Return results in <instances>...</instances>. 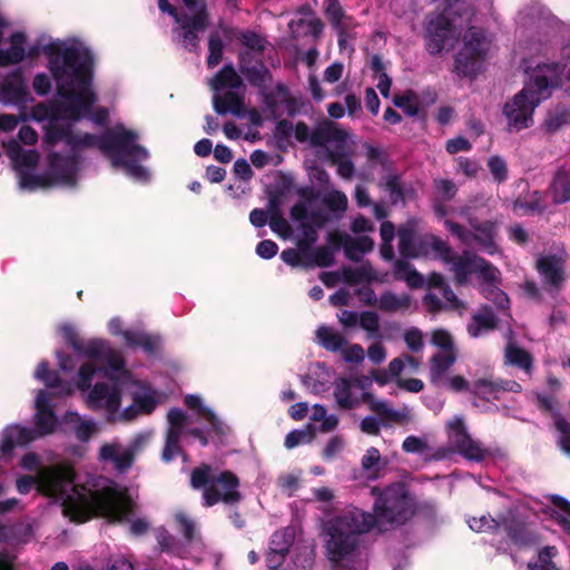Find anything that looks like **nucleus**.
<instances>
[{
  "mask_svg": "<svg viewBox=\"0 0 570 570\" xmlns=\"http://www.w3.org/2000/svg\"><path fill=\"white\" fill-rule=\"evenodd\" d=\"M414 513V501L402 483L387 487L374 503V513L348 507L323 522L320 537L327 559L344 569L362 567L361 535L381 522L402 524Z\"/></svg>",
  "mask_w": 570,
  "mask_h": 570,
  "instance_id": "1",
  "label": "nucleus"
},
{
  "mask_svg": "<svg viewBox=\"0 0 570 570\" xmlns=\"http://www.w3.org/2000/svg\"><path fill=\"white\" fill-rule=\"evenodd\" d=\"M48 68L57 82L61 101L39 102L33 106L29 118L36 121L70 120L78 122L86 117L97 101L91 89L94 56L85 47L66 46L62 42L45 45Z\"/></svg>",
  "mask_w": 570,
  "mask_h": 570,
  "instance_id": "2",
  "label": "nucleus"
},
{
  "mask_svg": "<svg viewBox=\"0 0 570 570\" xmlns=\"http://www.w3.org/2000/svg\"><path fill=\"white\" fill-rule=\"evenodd\" d=\"M78 360L60 358L59 371H49L48 363L41 362L35 377L60 394H70L75 389L87 391L86 403L91 410L102 411L110 421L121 420L127 383L124 358H89L77 364Z\"/></svg>",
  "mask_w": 570,
  "mask_h": 570,
  "instance_id": "3",
  "label": "nucleus"
},
{
  "mask_svg": "<svg viewBox=\"0 0 570 570\" xmlns=\"http://www.w3.org/2000/svg\"><path fill=\"white\" fill-rule=\"evenodd\" d=\"M16 485L20 494H27L37 487L39 492L60 502L63 514L77 523L85 522L95 509L116 515L114 504L120 498L114 483L102 476L94 479L89 487L76 484L73 470L67 464L42 468L35 476L22 475Z\"/></svg>",
  "mask_w": 570,
  "mask_h": 570,
  "instance_id": "4",
  "label": "nucleus"
},
{
  "mask_svg": "<svg viewBox=\"0 0 570 570\" xmlns=\"http://www.w3.org/2000/svg\"><path fill=\"white\" fill-rule=\"evenodd\" d=\"M567 61L538 63L534 68H527L529 80L524 87L507 101L503 115L508 121L509 131H520L533 125V114L542 100L551 97L552 90L562 85V76L569 82L570 89V47L564 48Z\"/></svg>",
  "mask_w": 570,
  "mask_h": 570,
  "instance_id": "5",
  "label": "nucleus"
},
{
  "mask_svg": "<svg viewBox=\"0 0 570 570\" xmlns=\"http://www.w3.org/2000/svg\"><path fill=\"white\" fill-rule=\"evenodd\" d=\"M184 404L197 417V421L208 424L205 435L199 428H191V416H188L179 409H171L168 412V431L161 458L165 462L171 461L180 454V439L183 436H194L200 441L202 445L208 443V438L218 440L228 432V426L223 422L216 413L205 404L198 394H187L184 397Z\"/></svg>",
  "mask_w": 570,
  "mask_h": 570,
  "instance_id": "6",
  "label": "nucleus"
},
{
  "mask_svg": "<svg viewBox=\"0 0 570 570\" xmlns=\"http://www.w3.org/2000/svg\"><path fill=\"white\" fill-rule=\"evenodd\" d=\"M404 367L402 358H393L389 365V371H373L372 376H351L336 381L334 387V397L341 409H354L361 402L370 399L368 390L373 381L383 386L396 379Z\"/></svg>",
  "mask_w": 570,
  "mask_h": 570,
  "instance_id": "7",
  "label": "nucleus"
},
{
  "mask_svg": "<svg viewBox=\"0 0 570 570\" xmlns=\"http://www.w3.org/2000/svg\"><path fill=\"white\" fill-rule=\"evenodd\" d=\"M191 487L203 489L204 504L212 507L218 502L235 503L240 499L239 481L229 471H218L210 465H203L191 473Z\"/></svg>",
  "mask_w": 570,
  "mask_h": 570,
  "instance_id": "8",
  "label": "nucleus"
},
{
  "mask_svg": "<svg viewBox=\"0 0 570 570\" xmlns=\"http://www.w3.org/2000/svg\"><path fill=\"white\" fill-rule=\"evenodd\" d=\"M489 46L481 28L469 27L462 37V47L454 56L453 71L461 78H475L485 61Z\"/></svg>",
  "mask_w": 570,
  "mask_h": 570,
  "instance_id": "9",
  "label": "nucleus"
},
{
  "mask_svg": "<svg viewBox=\"0 0 570 570\" xmlns=\"http://www.w3.org/2000/svg\"><path fill=\"white\" fill-rule=\"evenodd\" d=\"M126 392L131 397V404L121 410V420L130 421L140 415H148L167 401V394L164 391L134 377L128 368H126Z\"/></svg>",
  "mask_w": 570,
  "mask_h": 570,
  "instance_id": "10",
  "label": "nucleus"
},
{
  "mask_svg": "<svg viewBox=\"0 0 570 570\" xmlns=\"http://www.w3.org/2000/svg\"><path fill=\"white\" fill-rule=\"evenodd\" d=\"M137 139V132L119 125L106 130L100 136L96 135L94 147H98L109 157L112 166L114 159L117 157L147 159L149 154L145 147L136 142Z\"/></svg>",
  "mask_w": 570,
  "mask_h": 570,
  "instance_id": "11",
  "label": "nucleus"
},
{
  "mask_svg": "<svg viewBox=\"0 0 570 570\" xmlns=\"http://www.w3.org/2000/svg\"><path fill=\"white\" fill-rule=\"evenodd\" d=\"M184 6L193 12L177 22L181 30V38L185 48L189 51H197L199 48L198 32L205 31L209 26V12L206 0H181Z\"/></svg>",
  "mask_w": 570,
  "mask_h": 570,
  "instance_id": "12",
  "label": "nucleus"
},
{
  "mask_svg": "<svg viewBox=\"0 0 570 570\" xmlns=\"http://www.w3.org/2000/svg\"><path fill=\"white\" fill-rule=\"evenodd\" d=\"M57 331L78 356H121L107 338L94 337L85 341L71 323L60 324Z\"/></svg>",
  "mask_w": 570,
  "mask_h": 570,
  "instance_id": "13",
  "label": "nucleus"
},
{
  "mask_svg": "<svg viewBox=\"0 0 570 570\" xmlns=\"http://www.w3.org/2000/svg\"><path fill=\"white\" fill-rule=\"evenodd\" d=\"M535 271L541 277L542 289L556 297L567 281L566 259L558 254H542L535 261Z\"/></svg>",
  "mask_w": 570,
  "mask_h": 570,
  "instance_id": "14",
  "label": "nucleus"
},
{
  "mask_svg": "<svg viewBox=\"0 0 570 570\" xmlns=\"http://www.w3.org/2000/svg\"><path fill=\"white\" fill-rule=\"evenodd\" d=\"M449 441L456 451L468 460L481 461L488 455V450L469 435L461 416H454L446 423Z\"/></svg>",
  "mask_w": 570,
  "mask_h": 570,
  "instance_id": "15",
  "label": "nucleus"
},
{
  "mask_svg": "<svg viewBox=\"0 0 570 570\" xmlns=\"http://www.w3.org/2000/svg\"><path fill=\"white\" fill-rule=\"evenodd\" d=\"M293 130L297 141L306 142L308 140L315 147H323L327 142L344 144L348 136L346 130L330 120L320 124L312 132L304 121H298Z\"/></svg>",
  "mask_w": 570,
  "mask_h": 570,
  "instance_id": "16",
  "label": "nucleus"
},
{
  "mask_svg": "<svg viewBox=\"0 0 570 570\" xmlns=\"http://www.w3.org/2000/svg\"><path fill=\"white\" fill-rule=\"evenodd\" d=\"M110 481L114 483V485L119 491V497H120L119 500H117L114 504L117 510L116 515H107L106 513L100 511V509H95L89 512V515L85 520V522L87 520H89L92 515L97 514V515H101V517H104L110 521H115V522L130 521L131 532L135 534L142 533L147 529L148 523L142 519H137V520H132V521L130 520V517L134 514V509H135L134 493L130 492L128 489L114 482L112 480H110Z\"/></svg>",
  "mask_w": 570,
  "mask_h": 570,
  "instance_id": "17",
  "label": "nucleus"
},
{
  "mask_svg": "<svg viewBox=\"0 0 570 570\" xmlns=\"http://www.w3.org/2000/svg\"><path fill=\"white\" fill-rule=\"evenodd\" d=\"M43 142L48 147L56 146L59 141H63L71 150L82 147H94L96 140L95 134L78 135L73 132L72 125H61L58 120H52L45 126Z\"/></svg>",
  "mask_w": 570,
  "mask_h": 570,
  "instance_id": "18",
  "label": "nucleus"
},
{
  "mask_svg": "<svg viewBox=\"0 0 570 570\" xmlns=\"http://www.w3.org/2000/svg\"><path fill=\"white\" fill-rule=\"evenodd\" d=\"M80 156L76 150L69 155L53 151L48 155V173L53 185L75 186L79 170Z\"/></svg>",
  "mask_w": 570,
  "mask_h": 570,
  "instance_id": "19",
  "label": "nucleus"
},
{
  "mask_svg": "<svg viewBox=\"0 0 570 570\" xmlns=\"http://www.w3.org/2000/svg\"><path fill=\"white\" fill-rule=\"evenodd\" d=\"M165 340L159 332L149 331L141 324L131 325L126 332L125 345L134 351H142L148 356L164 352Z\"/></svg>",
  "mask_w": 570,
  "mask_h": 570,
  "instance_id": "20",
  "label": "nucleus"
},
{
  "mask_svg": "<svg viewBox=\"0 0 570 570\" xmlns=\"http://www.w3.org/2000/svg\"><path fill=\"white\" fill-rule=\"evenodd\" d=\"M456 26L454 21H450L439 13L431 19L426 27L425 46L431 55L440 53L448 41L452 40L455 36Z\"/></svg>",
  "mask_w": 570,
  "mask_h": 570,
  "instance_id": "21",
  "label": "nucleus"
},
{
  "mask_svg": "<svg viewBox=\"0 0 570 570\" xmlns=\"http://www.w3.org/2000/svg\"><path fill=\"white\" fill-rule=\"evenodd\" d=\"M35 431L38 438L52 433L58 424L57 417L52 411L56 403L52 400V393L47 390L38 392L36 400Z\"/></svg>",
  "mask_w": 570,
  "mask_h": 570,
  "instance_id": "22",
  "label": "nucleus"
},
{
  "mask_svg": "<svg viewBox=\"0 0 570 570\" xmlns=\"http://www.w3.org/2000/svg\"><path fill=\"white\" fill-rule=\"evenodd\" d=\"M38 439L32 428L20 424H10L0 433V454L11 456L16 446H26Z\"/></svg>",
  "mask_w": 570,
  "mask_h": 570,
  "instance_id": "23",
  "label": "nucleus"
},
{
  "mask_svg": "<svg viewBox=\"0 0 570 570\" xmlns=\"http://www.w3.org/2000/svg\"><path fill=\"white\" fill-rule=\"evenodd\" d=\"M468 524L470 529L475 532H502L515 542H524L522 535L514 529L512 520L508 517L494 519L490 515L482 514L480 518L468 520Z\"/></svg>",
  "mask_w": 570,
  "mask_h": 570,
  "instance_id": "24",
  "label": "nucleus"
},
{
  "mask_svg": "<svg viewBox=\"0 0 570 570\" xmlns=\"http://www.w3.org/2000/svg\"><path fill=\"white\" fill-rule=\"evenodd\" d=\"M2 92L7 96L8 100L13 104H26L32 100L21 68L14 69L4 78Z\"/></svg>",
  "mask_w": 570,
  "mask_h": 570,
  "instance_id": "25",
  "label": "nucleus"
},
{
  "mask_svg": "<svg viewBox=\"0 0 570 570\" xmlns=\"http://www.w3.org/2000/svg\"><path fill=\"white\" fill-rule=\"evenodd\" d=\"M99 458L105 462H110L118 471L127 470L134 462L130 450L118 442L104 444L100 448Z\"/></svg>",
  "mask_w": 570,
  "mask_h": 570,
  "instance_id": "26",
  "label": "nucleus"
},
{
  "mask_svg": "<svg viewBox=\"0 0 570 570\" xmlns=\"http://www.w3.org/2000/svg\"><path fill=\"white\" fill-rule=\"evenodd\" d=\"M498 325L499 317L495 315L493 308L488 304H483L468 324V333L472 337H478L482 332L494 331L498 328Z\"/></svg>",
  "mask_w": 570,
  "mask_h": 570,
  "instance_id": "27",
  "label": "nucleus"
},
{
  "mask_svg": "<svg viewBox=\"0 0 570 570\" xmlns=\"http://www.w3.org/2000/svg\"><path fill=\"white\" fill-rule=\"evenodd\" d=\"M10 47L7 50L0 49V67L18 65L26 58V35L20 31L13 32L10 38Z\"/></svg>",
  "mask_w": 570,
  "mask_h": 570,
  "instance_id": "28",
  "label": "nucleus"
},
{
  "mask_svg": "<svg viewBox=\"0 0 570 570\" xmlns=\"http://www.w3.org/2000/svg\"><path fill=\"white\" fill-rule=\"evenodd\" d=\"M415 233L416 222L414 219H409L397 229L399 250L404 258H417V252H415Z\"/></svg>",
  "mask_w": 570,
  "mask_h": 570,
  "instance_id": "29",
  "label": "nucleus"
},
{
  "mask_svg": "<svg viewBox=\"0 0 570 570\" xmlns=\"http://www.w3.org/2000/svg\"><path fill=\"white\" fill-rule=\"evenodd\" d=\"M497 234V223L492 220H483L482 226H479L476 232H473L474 243H476L479 247L488 254L493 255L499 249L495 243Z\"/></svg>",
  "mask_w": 570,
  "mask_h": 570,
  "instance_id": "30",
  "label": "nucleus"
},
{
  "mask_svg": "<svg viewBox=\"0 0 570 570\" xmlns=\"http://www.w3.org/2000/svg\"><path fill=\"white\" fill-rule=\"evenodd\" d=\"M456 358H431L430 363V380L431 382L443 387L450 377L454 375V363Z\"/></svg>",
  "mask_w": 570,
  "mask_h": 570,
  "instance_id": "31",
  "label": "nucleus"
},
{
  "mask_svg": "<svg viewBox=\"0 0 570 570\" xmlns=\"http://www.w3.org/2000/svg\"><path fill=\"white\" fill-rule=\"evenodd\" d=\"M336 146L333 150H327V158L333 165H337V174L344 179H351L355 173V166L348 158L345 150V144L335 142Z\"/></svg>",
  "mask_w": 570,
  "mask_h": 570,
  "instance_id": "32",
  "label": "nucleus"
},
{
  "mask_svg": "<svg viewBox=\"0 0 570 570\" xmlns=\"http://www.w3.org/2000/svg\"><path fill=\"white\" fill-rule=\"evenodd\" d=\"M550 191L554 204H564L570 200V175L564 167H559L554 173Z\"/></svg>",
  "mask_w": 570,
  "mask_h": 570,
  "instance_id": "33",
  "label": "nucleus"
},
{
  "mask_svg": "<svg viewBox=\"0 0 570 570\" xmlns=\"http://www.w3.org/2000/svg\"><path fill=\"white\" fill-rule=\"evenodd\" d=\"M65 422L80 441H88L97 432V423L91 419H83L76 412H68Z\"/></svg>",
  "mask_w": 570,
  "mask_h": 570,
  "instance_id": "34",
  "label": "nucleus"
},
{
  "mask_svg": "<svg viewBox=\"0 0 570 570\" xmlns=\"http://www.w3.org/2000/svg\"><path fill=\"white\" fill-rule=\"evenodd\" d=\"M481 294L495 306L499 313L508 318H512L510 298L505 292L498 287V285H483Z\"/></svg>",
  "mask_w": 570,
  "mask_h": 570,
  "instance_id": "35",
  "label": "nucleus"
},
{
  "mask_svg": "<svg viewBox=\"0 0 570 570\" xmlns=\"http://www.w3.org/2000/svg\"><path fill=\"white\" fill-rule=\"evenodd\" d=\"M213 102L215 111L219 115L230 111L239 116L244 109L243 98L234 90H228L223 96H215Z\"/></svg>",
  "mask_w": 570,
  "mask_h": 570,
  "instance_id": "36",
  "label": "nucleus"
},
{
  "mask_svg": "<svg viewBox=\"0 0 570 570\" xmlns=\"http://www.w3.org/2000/svg\"><path fill=\"white\" fill-rule=\"evenodd\" d=\"M242 86L243 79L230 63L225 65L212 79V88L216 91L225 88L238 89Z\"/></svg>",
  "mask_w": 570,
  "mask_h": 570,
  "instance_id": "37",
  "label": "nucleus"
},
{
  "mask_svg": "<svg viewBox=\"0 0 570 570\" xmlns=\"http://www.w3.org/2000/svg\"><path fill=\"white\" fill-rule=\"evenodd\" d=\"M343 248L346 258L352 262H360L363 254L372 250L373 240L368 236H361L356 239L345 236Z\"/></svg>",
  "mask_w": 570,
  "mask_h": 570,
  "instance_id": "38",
  "label": "nucleus"
},
{
  "mask_svg": "<svg viewBox=\"0 0 570 570\" xmlns=\"http://www.w3.org/2000/svg\"><path fill=\"white\" fill-rule=\"evenodd\" d=\"M476 255H469L464 253L463 256H459L456 253L449 264L452 265V271L455 274V279L459 284H464L470 274L474 273L476 266Z\"/></svg>",
  "mask_w": 570,
  "mask_h": 570,
  "instance_id": "39",
  "label": "nucleus"
},
{
  "mask_svg": "<svg viewBox=\"0 0 570 570\" xmlns=\"http://www.w3.org/2000/svg\"><path fill=\"white\" fill-rule=\"evenodd\" d=\"M342 277L343 281L348 285H357L363 282L371 283L376 281V274L368 262L356 268L350 266L343 267Z\"/></svg>",
  "mask_w": 570,
  "mask_h": 570,
  "instance_id": "40",
  "label": "nucleus"
},
{
  "mask_svg": "<svg viewBox=\"0 0 570 570\" xmlns=\"http://www.w3.org/2000/svg\"><path fill=\"white\" fill-rule=\"evenodd\" d=\"M442 16L450 21H454L456 26V21L460 20H469L473 14L472 6L465 0H445L444 8L441 12Z\"/></svg>",
  "mask_w": 570,
  "mask_h": 570,
  "instance_id": "41",
  "label": "nucleus"
},
{
  "mask_svg": "<svg viewBox=\"0 0 570 570\" xmlns=\"http://www.w3.org/2000/svg\"><path fill=\"white\" fill-rule=\"evenodd\" d=\"M324 13L333 28L356 24L352 16H347L338 0H324Z\"/></svg>",
  "mask_w": 570,
  "mask_h": 570,
  "instance_id": "42",
  "label": "nucleus"
},
{
  "mask_svg": "<svg viewBox=\"0 0 570 570\" xmlns=\"http://www.w3.org/2000/svg\"><path fill=\"white\" fill-rule=\"evenodd\" d=\"M252 87L265 90L272 81V72L262 60H257L250 69L243 73Z\"/></svg>",
  "mask_w": 570,
  "mask_h": 570,
  "instance_id": "43",
  "label": "nucleus"
},
{
  "mask_svg": "<svg viewBox=\"0 0 570 570\" xmlns=\"http://www.w3.org/2000/svg\"><path fill=\"white\" fill-rule=\"evenodd\" d=\"M309 420L313 423H320L316 428L313 425L316 431L327 433L336 429L338 424V417L335 414H328L326 409L321 404H315L309 414Z\"/></svg>",
  "mask_w": 570,
  "mask_h": 570,
  "instance_id": "44",
  "label": "nucleus"
},
{
  "mask_svg": "<svg viewBox=\"0 0 570 570\" xmlns=\"http://www.w3.org/2000/svg\"><path fill=\"white\" fill-rule=\"evenodd\" d=\"M316 335L318 343L330 352H337L346 344L345 337L330 326L318 327Z\"/></svg>",
  "mask_w": 570,
  "mask_h": 570,
  "instance_id": "45",
  "label": "nucleus"
},
{
  "mask_svg": "<svg viewBox=\"0 0 570 570\" xmlns=\"http://www.w3.org/2000/svg\"><path fill=\"white\" fill-rule=\"evenodd\" d=\"M370 68L374 72V77L377 79V89L384 98H387L390 96L392 79L386 73L385 63L383 62L380 55H373L371 57Z\"/></svg>",
  "mask_w": 570,
  "mask_h": 570,
  "instance_id": "46",
  "label": "nucleus"
},
{
  "mask_svg": "<svg viewBox=\"0 0 570 570\" xmlns=\"http://www.w3.org/2000/svg\"><path fill=\"white\" fill-rule=\"evenodd\" d=\"M305 267L318 266L328 267L335 262L333 249L328 246H320L304 254Z\"/></svg>",
  "mask_w": 570,
  "mask_h": 570,
  "instance_id": "47",
  "label": "nucleus"
},
{
  "mask_svg": "<svg viewBox=\"0 0 570 570\" xmlns=\"http://www.w3.org/2000/svg\"><path fill=\"white\" fill-rule=\"evenodd\" d=\"M567 125H570V108L567 106H557L543 122L544 130L549 134H554Z\"/></svg>",
  "mask_w": 570,
  "mask_h": 570,
  "instance_id": "48",
  "label": "nucleus"
},
{
  "mask_svg": "<svg viewBox=\"0 0 570 570\" xmlns=\"http://www.w3.org/2000/svg\"><path fill=\"white\" fill-rule=\"evenodd\" d=\"M430 343L439 348L443 356H455L458 353L451 333L444 328L432 331Z\"/></svg>",
  "mask_w": 570,
  "mask_h": 570,
  "instance_id": "49",
  "label": "nucleus"
},
{
  "mask_svg": "<svg viewBox=\"0 0 570 570\" xmlns=\"http://www.w3.org/2000/svg\"><path fill=\"white\" fill-rule=\"evenodd\" d=\"M19 186L22 189L36 190L37 188H48L55 186L49 173L35 175L28 170H20Z\"/></svg>",
  "mask_w": 570,
  "mask_h": 570,
  "instance_id": "50",
  "label": "nucleus"
},
{
  "mask_svg": "<svg viewBox=\"0 0 570 570\" xmlns=\"http://www.w3.org/2000/svg\"><path fill=\"white\" fill-rule=\"evenodd\" d=\"M551 502L553 505L552 517L570 534V503L559 495H552Z\"/></svg>",
  "mask_w": 570,
  "mask_h": 570,
  "instance_id": "51",
  "label": "nucleus"
},
{
  "mask_svg": "<svg viewBox=\"0 0 570 570\" xmlns=\"http://www.w3.org/2000/svg\"><path fill=\"white\" fill-rule=\"evenodd\" d=\"M409 306L410 297L407 295L399 297L390 291L382 293L379 299V308L389 313H393L402 308H407Z\"/></svg>",
  "mask_w": 570,
  "mask_h": 570,
  "instance_id": "52",
  "label": "nucleus"
},
{
  "mask_svg": "<svg viewBox=\"0 0 570 570\" xmlns=\"http://www.w3.org/2000/svg\"><path fill=\"white\" fill-rule=\"evenodd\" d=\"M304 26L307 27L305 35H311L314 39H318L323 33L324 23L320 18L312 19L307 22L302 18L297 20H291L288 22V29L294 38H297L299 29Z\"/></svg>",
  "mask_w": 570,
  "mask_h": 570,
  "instance_id": "53",
  "label": "nucleus"
},
{
  "mask_svg": "<svg viewBox=\"0 0 570 570\" xmlns=\"http://www.w3.org/2000/svg\"><path fill=\"white\" fill-rule=\"evenodd\" d=\"M474 273L484 282V285L494 284L498 285L500 282L499 269L489 261L483 257H476V266Z\"/></svg>",
  "mask_w": 570,
  "mask_h": 570,
  "instance_id": "54",
  "label": "nucleus"
},
{
  "mask_svg": "<svg viewBox=\"0 0 570 570\" xmlns=\"http://www.w3.org/2000/svg\"><path fill=\"white\" fill-rule=\"evenodd\" d=\"M140 158H128L117 157L114 159V167H122L126 173L137 179L146 180L148 178L147 169L141 166L138 161Z\"/></svg>",
  "mask_w": 570,
  "mask_h": 570,
  "instance_id": "55",
  "label": "nucleus"
},
{
  "mask_svg": "<svg viewBox=\"0 0 570 570\" xmlns=\"http://www.w3.org/2000/svg\"><path fill=\"white\" fill-rule=\"evenodd\" d=\"M416 94L413 90H406L402 95H395L393 104L395 107L401 108L407 116L414 117L419 115L420 107L416 102Z\"/></svg>",
  "mask_w": 570,
  "mask_h": 570,
  "instance_id": "56",
  "label": "nucleus"
},
{
  "mask_svg": "<svg viewBox=\"0 0 570 570\" xmlns=\"http://www.w3.org/2000/svg\"><path fill=\"white\" fill-rule=\"evenodd\" d=\"M224 43L218 33H212L208 38L207 67L215 68L223 60Z\"/></svg>",
  "mask_w": 570,
  "mask_h": 570,
  "instance_id": "57",
  "label": "nucleus"
},
{
  "mask_svg": "<svg viewBox=\"0 0 570 570\" xmlns=\"http://www.w3.org/2000/svg\"><path fill=\"white\" fill-rule=\"evenodd\" d=\"M322 202L330 212L338 213V217L347 209L348 205L346 195L341 190L330 191L323 197Z\"/></svg>",
  "mask_w": 570,
  "mask_h": 570,
  "instance_id": "58",
  "label": "nucleus"
},
{
  "mask_svg": "<svg viewBox=\"0 0 570 570\" xmlns=\"http://www.w3.org/2000/svg\"><path fill=\"white\" fill-rule=\"evenodd\" d=\"M316 433V429L313 424H308L305 429L294 430L289 432L285 438V446L293 449L302 443H308L313 440Z\"/></svg>",
  "mask_w": 570,
  "mask_h": 570,
  "instance_id": "59",
  "label": "nucleus"
},
{
  "mask_svg": "<svg viewBox=\"0 0 570 570\" xmlns=\"http://www.w3.org/2000/svg\"><path fill=\"white\" fill-rule=\"evenodd\" d=\"M428 240H430L431 250L434 252L442 262L449 264L455 254L449 243L433 234H428Z\"/></svg>",
  "mask_w": 570,
  "mask_h": 570,
  "instance_id": "60",
  "label": "nucleus"
},
{
  "mask_svg": "<svg viewBox=\"0 0 570 570\" xmlns=\"http://www.w3.org/2000/svg\"><path fill=\"white\" fill-rule=\"evenodd\" d=\"M557 556L556 547H544L538 554L535 562H529V570H558L552 562V558Z\"/></svg>",
  "mask_w": 570,
  "mask_h": 570,
  "instance_id": "61",
  "label": "nucleus"
},
{
  "mask_svg": "<svg viewBox=\"0 0 570 570\" xmlns=\"http://www.w3.org/2000/svg\"><path fill=\"white\" fill-rule=\"evenodd\" d=\"M238 40L250 51L263 53L265 50L266 40L255 31H242L238 36Z\"/></svg>",
  "mask_w": 570,
  "mask_h": 570,
  "instance_id": "62",
  "label": "nucleus"
},
{
  "mask_svg": "<svg viewBox=\"0 0 570 570\" xmlns=\"http://www.w3.org/2000/svg\"><path fill=\"white\" fill-rule=\"evenodd\" d=\"M294 540V531L284 529L276 531L271 540L269 549L279 552H287Z\"/></svg>",
  "mask_w": 570,
  "mask_h": 570,
  "instance_id": "63",
  "label": "nucleus"
},
{
  "mask_svg": "<svg viewBox=\"0 0 570 570\" xmlns=\"http://www.w3.org/2000/svg\"><path fill=\"white\" fill-rule=\"evenodd\" d=\"M556 428L558 431V443L560 449L570 455V424L562 417L556 419Z\"/></svg>",
  "mask_w": 570,
  "mask_h": 570,
  "instance_id": "64",
  "label": "nucleus"
}]
</instances>
